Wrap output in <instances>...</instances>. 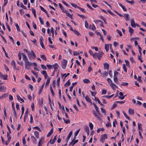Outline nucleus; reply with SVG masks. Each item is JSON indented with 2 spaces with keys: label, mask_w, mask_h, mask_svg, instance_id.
Returning <instances> with one entry per match:
<instances>
[{
  "label": "nucleus",
  "mask_w": 146,
  "mask_h": 146,
  "mask_svg": "<svg viewBox=\"0 0 146 146\" xmlns=\"http://www.w3.org/2000/svg\"><path fill=\"white\" fill-rule=\"evenodd\" d=\"M33 63L29 61V60L25 62V67L26 69H29L31 68V66L32 65Z\"/></svg>",
  "instance_id": "nucleus-1"
},
{
  "label": "nucleus",
  "mask_w": 146,
  "mask_h": 146,
  "mask_svg": "<svg viewBox=\"0 0 146 146\" xmlns=\"http://www.w3.org/2000/svg\"><path fill=\"white\" fill-rule=\"evenodd\" d=\"M92 112L97 118L100 119V117L102 116V115L99 112V110H93Z\"/></svg>",
  "instance_id": "nucleus-2"
},
{
  "label": "nucleus",
  "mask_w": 146,
  "mask_h": 146,
  "mask_svg": "<svg viewBox=\"0 0 146 146\" xmlns=\"http://www.w3.org/2000/svg\"><path fill=\"white\" fill-rule=\"evenodd\" d=\"M28 56L30 59H31L32 58L34 59L36 57L35 54L32 50L30 51L29 53L28 54Z\"/></svg>",
  "instance_id": "nucleus-3"
},
{
  "label": "nucleus",
  "mask_w": 146,
  "mask_h": 146,
  "mask_svg": "<svg viewBox=\"0 0 146 146\" xmlns=\"http://www.w3.org/2000/svg\"><path fill=\"white\" fill-rule=\"evenodd\" d=\"M67 60L65 59L63 60L62 63V68L65 69L66 67L67 64Z\"/></svg>",
  "instance_id": "nucleus-4"
},
{
  "label": "nucleus",
  "mask_w": 146,
  "mask_h": 146,
  "mask_svg": "<svg viewBox=\"0 0 146 146\" xmlns=\"http://www.w3.org/2000/svg\"><path fill=\"white\" fill-rule=\"evenodd\" d=\"M108 136L106 134H104L101 135V137L100 139V141L102 143L104 142V140L107 138Z\"/></svg>",
  "instance_id": "nucleus-5"
},
{
  "label": "nucleus",
  "mask_w": 146,
  "mask_h": 146,
  "mask_svg": "<svg viewBox=\"0 0 146 146\" xmlns=\"http://www.w3.org/2000/svg\"><path fill=\"white\" fill-rule=\"evenodd\" d=\"M135 24L134 19H131V26L133 28L135 27Z\"/></svg>",
  "instance_id": "nucleus-6"
},
{
  "label": "nucleus",
  "mask_w": 146,
  "mask_h": 146,
  "mask_svg": "<svg viewBox=\"0 0 146 146\" xmlns=\"http://www.w3.org/2000/svg\"><path fill=\"white\" fill-rule=\"evenodd\" d=\"M21 55L23 56V60H24V62L28 60V59L27 58L24 53H22Z\"/></svg>",
  "instance_id": "nucleus-7"
},
{
  "label": "nucleus",
  "mask_w": 146,
  "mask_h": 146,
  "mask_svg": "<svg viewBox=\"0 0 146 146\" xmlns=\"http://www.w3.org/2000/svg\"><path fill=\"white\" fill-rule=\"evenodd\" d=\"M43 39V38L42 36L41 38H40V44L41 46L44 49H45V48L44 46V44L43 43V41L42 39Z\"/></svg>",
  "instance_id": "nucleus-8"
},
{
  "label": "nucleus",
  "mask_w": 146,
  "mask_h": 146,
  "mask_svg": "<svg viewBox=\"0 0 146 146\" xmlns=\"http://www.w3.org/2000/svg\"><path fill=\"white\" fill-rule=\"evenodd\" d=\"M110 86L111 88L113 90H115V88H117V87L115 84L113 82H111L110 84Z\"/></svg>",
  "instance_id": "nucleus-9"
},
{
  "label": "nucleus",
  "mask_w": 146,
  "mask_h": 146,
  "mask_svg": "<svg viewBox=\"0 0 146 146\" xmlns=\"http://www.w3.org/2000/svg\"><path fill=\"white\" fill-rule=\"evenodd\" d=\"M113 79L114 82L117 84H118V79L116 76L114 75Z\"/></svg>",
  "instance_id": "nucleus-10"
},
{
  "label": "nucleus",
  "mask_w": 146,
  "mask_h": 146,
  "mask_svg": "<svg viewBox=\"0 0 146 146\" xmlns=\"http://www.w3.org/2000/svg\"><path fill=\"white\" fill-rule=\"evenodd\" d=\"M124 18L126 21L129 20V15L128 14H125L123 15Z\"/></svg>",
  "instance_id": "nucleus-11"
},
{
  "label": "nucleus",
  "mask_w": 146,
  "mask_h": 146,
  "mask_svg": "<svg viewBox=\"0 0 146 146\" xmlns=\"http://www.w3.org/2000/svg\"><path fill=\"white\" fill-rule=\"evenodd\" d=\"M78 140H73L70 143L69 145H72V146L74 145L75 143L78 142Z\"/></svg>",
  "instance_id": "nucleus-12"
},
{
  "label": "nucleus",
  "mask_w": 146,
  "mask_h": 146,
  "mask_svg": "<svg viewBox=\"0 0 146 146\" xmlns=\"http://www.w3.org/2000/svg\"><path fill=\"white\" fill-rule=\"evenodd\" d=\"M104 68L105 69H107L108 71L109 70V65L108 64L106 63L104 64Z\"/></svg>",
  "instance_id": "nucleus-13"
},
{
  "label": "nucleus",
  "mask_w": 146,
  "mask_h": 146,
  "mask_svg": "<svg viewBox=\"0 0 146 146\" xmlns=\"http://www.w3.org/2000/svg\"><path fill=\"white\" fill-rule=\"evenodd\" d=\"M129 32L130 33V35L131 36L133 33V29L131 28L130 27H129Z\"/></svg>",
  "instance_id": "nucleus-14"
},
{
  "label": "nucleus",
  "mask_w": 146,
  "mask_h": 146,
  "mask_svg": "<svg viewBox=\"0 0 146 146\" xmlns=\"http://www.w3.org/2000/svg\"><path fill=\"white\" fill-rule=\"evenodd\" d=\"M41 73L44 76L45 78H46L47 76L46 71L45 70H43L42 71Z\"/></svg>",
  "instance_id": "nucleus-15"
},
{
  "label": "nucleus",
  "mask_w": 146,
  "mask_h": 146,
  "mask_svg": "<svg viewBox=\"0 0 146 146\" xmlns=\"http://www.w3.org/2000/svg\"><path fill=\"white\" fill-rule=\"evenodd\" d=\"M119 94L120 96H122V97L119 96V98L121 100H123L125 96H123V93L121 92L119 93Z\"/></svg>",
  "instance_id": "nucleus-16"
},
{
  "label": "nucleus",
  "mask_w": 146,
  "mask_h": 146,
  "mask_svg": "<svg viewBox=\"0 0 146 146\" xmlns=\"http://www.w3.org/2000/svg\"><path fill=\"white\" fill-rule=\"evenodd\" d=\"M108 73L107 72L104 71L102 74V76L103 77H106L108 76Z\"/></svg>",
  "instance_id": "nucleus-17"
},
{
  "label": "nucleus",
  "mask_w": 146,
  "mask_h": 146,
  "mask_svg": "<svg viewBox=\"0 0 146 146\" xmlns=\"http://www.w3.org/2000/svg\"><path fill=\"white\" fill-rule=\"evenodd\" d=\"M89 28L93 31H94L96 29V28L94 24H92V25H90Z\"/></svg>",
  "instance_id": "nucleus-18"
},
{
  "label": "nucleus",
  "mask_w": 146,
  "mask_h": 146,
  "mask_svg": "<svg viewBox=\"0 0 146 146\" xmlns=\"http://www.w3.org/2000/svg\"><path fill=\"white\" fill-rule=\"evenodd\" d=\"M53 131V129L52 128L50 130V131H49L48 134L47 135V137H49L52 133Z\"/></svg>",
  "instance_id": "nucleus-19"
},
{
  "label": "nucleus",
  "mask_w": 146,
  "mask_h": 146,
  "mask_svg": "<svg viewBox=\"0 0 146 146\" xmlns=\"http://www.w3.org/2000/svg\"><path fill=\"white\" fill-rule=\"evenodd\" d=\"M109 45L105 44V48L106 52L108 51L109 50Z\"/></svg>",
  "instance_id": "nucleus-20"
},
{
  "label": "nucleus",
  "mask_w": 146,
  "mask_h": 146,
  "mask_svg": "<svg viewBox=\"0 0 146 146\" xmlns=\"http://www.w3.org/2000/svg\"><path fill=\"white\" fill-rule=\"evenodd\" d=\"M53 66L54 68V69L55 71L58 68L59 66L57 63H55V64L53 65Z\"/></svg>",
  "instance_id": "nucleus-21"
},
{
  "label": "nucleus",
  "mask_w": 146,
  "mask_h": 146,
  "mask_svg": "<svg viewBox=\"0 0 146 146\" xmlns=\"http://www.w3.org/2000/svg\"><path fill=\"white\" fill-rule=\"evenodd\" d=\"M44 83H44L42 85V86L40 88V90L38 91V94H40V93H41V92H42V89H43V87L44 86Z\"/></svg>",
  "instance_id": "nucleus-22"
},
{
  "label": "nucleus",
  "mask_w": 146,
  "mask_h": 146,
  "mask_svg": "<svg viewBox=\"0 0 146 146\" xmlns=\"http://www.w3.org/2000/svg\"><path fill=\"white\" fill-rule=\"evenodd\" d=\"M50 77H48L47 78V82H46V84H45L46 87L48 85V84L50 83Z\"/></svg>",
  "instance_id": "nucleus-23"
},
{
  "label": "nucleus",
  "mask_w": 146,
  "mask_h": 146,
  "mask_svg": "<svg viewBox=\"0 0 146 146\" xmlns=\"http://www.w3.org/2000/svg\"><path fill=\"white\" fill-rule=\"evenodd\" d=\"M85 99L87 102H90L91 103H92V102L91 99L88 96H86V97Z\"/></svg>",
  "instance_id": "nucleus-24"
},
{
  "label": "nucleus",
  "mask_w": 146,
  "mask_h": 146,
  "mask_svg": "<svg viewBox=\"0 0 146 146\" xmlns=\"http://www.w3.org/2000/svg\"><path fill=\"white\" fill-rule=\"evenodd\" d=\"M119 5L120 7H121L123 9V11H127V9L125 8L123 5L122 4H121V3H119Z\"/></svg>",
  "instance_id": "nucleus-25"
},
{
  "label": "nucleus",
  "mask_w": 146,
  "mask_h": 146,
  "mask_svg": "<svg viewBox=\"0 0 146 146\" xmlns=\"http://www.w3.org/2000/svg\"><path fill=\"white\" fill-rule=\"evenodd\" d=\"M31 138L33 143H36V139L34 137L32 136L31 137Z\"/></svg>",
  "instance_id": "nucleus-26"
},
{
  "label": "nucleus",
  "mask_w": 146,
  "mask_h": 146,
  "mask_svg": "<svg viewBox=\"0 0 146 146\" xmlns=\"http://www.w3.org/2000/svg\"><path fill=\"white\" fill-rule=\"evenodd\" d=\"M34 134L36 137L37 138H39V132L37 131H35L34 133Z\"/></svg>",
  "instance_id": "nucleus-27"
},
{
  "label": "nucleus",
  "mask_w": 146,
  "mask_h": 146,
  "mask_svg": "<svg viewBox=\"0 0 146 146\" xmlns=\"http://www.w3.org/2000/svg\"><path fill=\"white\" fill-rule=\"evenodd\" d=\"M83 82L85 83H88L90 82V80L88 79H85L83 80Z\"/></svg>",
  "instance_id": "nucleus-28"
},
{
  "label": "nucleus",
  "mask_w": 146,
  "mask_h": 146,
  "mask_svg": "<svg viewBox=\"0 0 146 146\" xmlns=\"http://www.w3.org/2000/svg\"><path fill=\"white\" fill-rule=\"evenodd\" d=\"M98 53L97 52H95L93 54H92V56L94 58H96L97 57L98 55Z\"/></svg>",
  "instance_id": "nucleus-29"
},
{
  "label": "nucleus",
  "mask_w": 146,
  "mask_h": 146,
  "mask_svg": "<svg viewBox=\"0 0 146 146\" xmlns=\"http://www.w3.org/2000/svg\"><path fill=\"white\" fill-rule=\"evenodd\" d=\"M7 137L8 139L7 140H8L9 141H10L11 139V138L10 135H9V133L7 132Z\"/></svg>",
  "instance_id": "nucleus-30"
},
{
  "label": "nucleus",
  "mask_w": 146,
  "mask_h": 146,
  "mask_svg": "<svg viewBox=\"0 0 146 146\" xmlns=\"http://www.w3.org/2000/svg\"><path fill=\"white\" fill-rule=\"evenodd\" d=\"M70 74V73H68L67 74H61V76L62 77V78L63 76H64V79H65L66 77L69 75Z\"/></svg>",
  "instance_id": "nucleus-31"
},
{
  "label": "nucleus",
  "mask_w": 146,
  "mask_h": 146,
  "mask_svg": "<svg viewBox=\"0 0 146 146\" xmlns=\"http://www.w3.org/2000/svg\"><path fill=\"white\" fill-rule=\"evenodd\" d=\"M40 7L41 10H42L45 13H46L47 14V12L46 11L45 9L43 8V7H42L41 6H40Z\"/></svg>",
  "instance_id": "nucleus-32"
},
{
  "label": "nucleus",
  "mask_w": 146,
  "mask_h": 146,
  "mask_svg": "<svg viewBox=\"0 0 146 146\" xmlns=\"http://www.w3.org/2000/svg\"><path fill=\"white\" fill-rule=\"evenodd\" d=\"M70 84V80H69L68 81L64 84V86H69Z\"/></svg>",
  "instance_id": "nucleus-33"
},
{
  "label": "nucleus",
  "mask_w": 146,
  "mask_h": 146,
  "mask_svg": "<svg viewBox=\"0 0 146 146\" xmlns=\"http://www.w3.org/2000/svg\"><path fill=\"white\" fill-rule=\"evenodd\" d=\"M8 95V94H3L0 97V99H2L4 98H5V97H6Z\"/></svg>",
  "instance_id": "nucleus-34"
},
{
  "label": "nucleus",
  "mask_w": 146,
  "mask_h": 146,
  "mask_svg": "<svg viewBox=\"0 0 146 146\" xmlns=\"http://www.w3.org/2000/svg\"><path fill=\"white\" fill-rule=\"evenodd\" d=\"M1 77H3V79L5 80L7 79V75L5 74L3 75L2 74Z\"/></svg>",
  "instance_id": "nucleus-35"
},
{
  "label": "nucleus",
  "mask_w": 146,
  "mask_h": 146,
  "mask_svg": "<svg viewBox=\"0 0 146 146\" xmlns=\"http://www.w3.org/2000/svg\"><path fill=\"white\" fill-rule=\"evenodd\" d=\"M73 32L77 36H79L80 35V34L75 29H74Z\"/></svg>",
  "instance_id": "nucleus-36"
},
{
  "label": "nucleus",
  "mask_w": 146,
  "mask_h": 146,
  "mask_svg": "<svg viewBox=\"0 0 146 146\" xmlns=\"http://www.w3.org/2000/svg\"><path fill=\"white\" fill-rule=\"evenodd\" d=\"M125 62L126 63V65L129 67L130 65L129 61L128 60H125Z\"/></svg>",
  "instance_id": "nucleus-37"
},
{
  "label": "nucleus",
  "mask_w": 146,
  "mask_h": 146,
  "mask_svg": "<svg viewBox=\"0 0 146 146\" xmlns=\"http://www.w3.org/2000/svg\"><path fill=\"white\" fill-rule=\"evenodd\" d=\"M17 97L18 100H20L22 102H24V100H23L21 98L19 95H17Z\"/></svg>",
  "instance_id": "nucleus-38"
},
{
  "label": "nucleus",
  "mask_w": 146,
  "mask_h": 146,
  "mask_svg": "<svg viewBox=\"0 0 146 146\" xmlns=\"http://www.w3.org/2000/svg\"><path fill=\"white\" fill-rule=\"evenodd\" d=\"M95 100L96 101H97L98 103L100 104L101 105H102L103 104L100 102L98 99L96 98V97H95Z\"/></svg>",
  "instance_id": "nucleus-39"
},
{
  "label": "nucleus",
  "mask_w": 146,
  "mask_h": 146,
  "mask_svg": "<svg viewBox=\"0 0 146 146\" xmlns=\"http://www.w3.org/2000/svg\"><path fill=\"white\" fill-rule=\"evenodd\" d=\"M41 58L43 60H46V58L44 54H42L40 55Z\"/></svg>",
  "instance_id": "nucleus-40"
},
{
  "label": "nucleus",
  "mask_w": 146,
  "mask_h": 146,
  "mask_svg": "<svg viewBox=\"0 0 146 146\" xmlns=\"http://www.w3.org/2000/svg\"><path fill=\"white\" fill-rule=\"evenodd\" d=\"M128 83L127 82H122L121 85L123 86H127L128 85Z\"/></svg>",
  "instance_id": "nucleus-41"
},
{
  "label": "nucleus",
  "mask_w": 146,
  "mask_h": 146,
  "mask_svg": "<svg viewBox=\"0 0 146 146\" xmlns=\"http://www.w3.org/2000/svg\"><path fill=\"white\" fill-rule=\"evenodd\" d=\"M58 104L59 105V108L60 109H61V110H64V108L63 106H61L60 104V102H58Z\"/></svg>",
  "instance_id": "nucleus-42"
},
{
  "label": "nucleus",
  "mask_w": 146,
  "mask_h": 146,
  "mask_svg": "<svg viewBox=\"0 0 146 146\" xmlns=\"http://www.w3.org/2000/svg\"><path fill=\"white\" fill-rule=\"evenodd\" d=\"M15 26L16 27L17 30L19 31H20V30L18 24H15Z\"/></svg>",
  "instance_id": "nucleus-43"
},
{
  "label": "nucleus",
  "mask_w": 146,
  "mask_h": 146,
  "mask_svg": "<svg viewBox=\"0 0 146 146\" xmlns=\"http://www.w3.org/2000/svg\"><path fill=\"white\" fill-rule=\"evenodd\" d=\"M0 90H1V91H3L4 90H6V88L1 86L0 87Z\"/></svg>",
  "instance_id": "nucleus-44"
},
{
  "label": "nucleus",
  "mask_w": 146,
  "mask_h": 146,
  "mask_svg": "<svg viewBox=\"0 0 146 146\" xmlns=\"http://www.w3.org/2000/svg\"><path fill=\"white\" fill-rule=\"evenodd\" d=\"M39 19L41 24L42 25H43L44 24V22L43 21V19L40 17H39Z\"/></svg>",
  "instance_id": "nucleus-45"
},
{
  "label": "nucleus",
  "mask_w": 146,
  "mask_h": 146,
  "mask_svg": "<svg viewBox=\"0 0 146 146\" xmlns=\"http://www.w3.org/2000/svg\"><path fill=\"white\" fill-rule=\"evenodd\" d=\"M31 72L35 76L36 78L38 77V74L36 72H35L33 70L31 71Z\"/></svg>",
  "instance_id": "nucleus-46"
},
{
  "label": "nucleus",
  "mask_w": 146,
  "mask_h": 146,
  "mask_svg": "<svg viewBox=\"0 0 146 146\" xmlns=\"http://www.w3.org/2000/svg\"><path fill=\"white\" fill-rule=\"evenodd\" d=\"M104 130V129L103 128H100L99 129H98L97 130V133H99L100 131H102Z\"/></svg>",
  "instance_id": "nucleus-47"
},
{
  "label": "nucleus",
  "mask_w": 146,
  "mask_h": 146,
  "mask_svg": "<svg viewBox=\"0 0 146 146\" xmlns=\"http://www.w3.org/2000/svg\"><path fill=\"white\" fill-rule=\"evenodd\" d=\"M85 130L86 131H89V127L88 126L86 125L85 126Z\"/></svg>",
  "instance_id": "nucleus-48"
},
{
  "label": "nucleus",
  "mask_w": 146,
  "mask_h": 146,
  "mask_svg": "<svg viewBox=\"0 0 146 146\" xmlns=\"http://www.w3.org/2000/svg\"><path fill=\"white\" fill-rule=\"evenodd\" d=\"M89 127L91 129H93V125L91 123H89Z\"/></svg>",
  "instance_id": "nucleus-49"
},
{
  "label": "nucleus",
  "mask_w": 146,
  "mask_h": 146,
  "mask_svg": "<svg viewBox=\"0 0 146 146\" xmlns=\"http://www.w3.org/2000/svg\"><path fill=\"white\" fill-rule=\"evenodd\" d=\"M21 54H22V53H21L20 52H19L18 54V57L19 58V59L20 60H21V56L22 55Z\"/></svg>",
  "instance_id": "nucleus-50"
},
{
  "label": "nucleus",
  "mask_w": 146,
  "mask_h": 146,
  "mask_svg": "<svg viewBox=\"0 0 146 146\" xmlns=\"http://www.w3.org/2000/svg\"><path fill=\"white\" fill-rule=\"evenodd\" d=\"M2 49H3V51H4V53H5V56H6V57L7 58H8V56L7 55V54L6 51H5V49L4 48V47H2Z\"/></svg>",
  "instance_id": "nucleus-51"
},
{
  "label": "nucleus",
  "mask_w": 146,
  "mask_h": 146,
  "mask_svg": "<svg viewBox=\"0 0 146 146\" xmlns=\"http://www.w3.org/2000/svg\"><path fill=\"white\" fill-rule=\"evenodd\" d=\"M11 64L13 65V68H15L16 67V65H15V63L14 61L13 60V61L11 62Z\"/></svg>",
  "instance_id": "nucleus-52"
},
{
  "label": "nucleus",
  "mask_w": 146,
  "mask_h": 146,
  "mask_svg": "<svg viewBox=\"0 0 146 146\" xmlns=\"http://www.w3.org/2000/svg\"><path fill=\"white\" fill-rule=\"evenodd\" d=\"M123 113L127 119H128L129 120L130 119V118L126 115V114L124 111H123Z\"/></svg>",
  "instance_id": "nucleus-53"
},
{
  "label": "nucleus",
  "mask_w": 146,
  "mask_h": 146,
  "mask_svg": "<svg viewBox=\"0 0 146 146\" xmlns=\"http://www.w3.org/2000/svg\"><path fill=\"white\" fill-rule=\"evenodd\" d=\"M50 90L51 94H52V96H54V94L52 88L51 86H50Z\"/></svg>",
  "instance_id": "nucleus-54"
},
{
  "label": "nucleus",
  "mask_w": 146,
  "mask_h": 146,
  "mask_svg": "<svg viewBox=\"0 0 146 146\" xmlns=\"http://www.w3.org/2000/svg\"><path fill=\"white\" fill-rule=\"evenodd\" d=\"M51 32L52 34V36L53 37L54 35V28L53 27L51 28Z\"/></svg>",
  "instance_id": "nucleus-55"
},
{
  "label": "nucleus",
  "mask_w": 146,
  "mask_h": 146,
  "mask_svg": "<svg viewBox=\"0 0 146 146\" xmlns=\"http://www.w3.org/2000/svg\"><path fill=\"white\" fill-rule=\"evenodd\" d=\"M63 119L66 123L68 124L70 123V120L69 119H68L67 120H66L64 118Z\"/></svg>",
  "instance_id": "nucleus-56"
},
{
  "label": "nucleus",
  "mask_w": 146,
  "mask_h": 146,
  "mask_svg": "<svg viewBox=\"0 0 146 146\" xmlns=\"http://www.w3.org/2000/svg\"><path fill=\"white\" fill-rule=\"evenodd\" d=\"M129 114L133 115L134 113L133 110H129Z\"/></svg>",
  "instance_id": "nucleus-57"
},
{
  "label": "nucleus",
  "mask_w": 146,
  "mask_h": 146,
  "mask_svg": "<svg viewBox=\"0 0 146 146\" xmlns=\"http://www.w3.org/2000/svg\"><path fill=\"white\" fill-rule=\"evenodd\" d=\"M21 7L23 8L24 9H26L27 8L26 6H24L22 3H21L20 4Z\"/></svg>",
  "instance_id": "nucleus-58"
},
{
  "label": "nucleus",
  "mask_w": 146,
  "mask_h": 146,
  "mask_svg": "<svg viewBox=\"0 0 146 146\" xmlns=\"http://www.w3.org/2000/svg\"><path fill=\"white\" fill-rule=\"evenodd\" d=\"M70 5L72 6L73 7L75 8L77 7H78V6H77V5H76L74 4L73 3H70Z\"/></svg>",
  "instance_id": "nucleus-59"
},
{
  "label": "nucleus",
  "mask_w": 146,
  "mask_h": 146,
  "mask_svg": "<svg viewBox=\"0 0 146 146\" xmlns=\"http://www.w3.org/2000/svg\"><path fill=\"white\" fill-rule=\"evenodd\" d=\"M77 8L80 10L82 12L84 13H85V11L83 9L80 7H77Z\"/></svg>",
  "instance_id": "nucleus-60"
},
{
  "label": "nucleus",
  "mask_w": 146,
  "mask_h": 146,
  "mask_svg": "<svg viewBox=\"0 0 146 146\" xmlns=\"http://www.w3.org/2000/svg\"><path fill=\"white\" fill-rule=\"evenodd\" d=\"M107 11L109 13H110L111 15H113V16H114L115 15L114 14H113V13L110 10H107Z\"/></svg>",
  "instance_id": "nucleus-61"
},
{
  "label": "nucleus",
  "mask_w": 146,
  "mask_h": 146,
  "mask_svg": "<svg viewBox=\"0 0 146 146\" xmlns=\"http://www.w3.org/2000/svg\"><path fill=\"white\" fill-rule=\"evenodd\" d=\"M85 27H86V28H88V24L86 21H85Z\"/></svg>",
  "instance_id": "nucleus-62"
},
{
  "label": "nucleus",
  "mask_w": 146,
  "mask_h": 146,
  "mask_svg": "<svg viewBox=\"0 0 146 146\" xmlns=\"http://www.w3.org/2000/svg\"><path fill=\"white\" fill-rule=\"evenodd\" d=\"M72 131H71L69 133L68 135L67 136V137L69 138H70V137H71L72 134Z\"/></svg>",
  "instance_id": "nucleus-63"
},
{
  "label": "nucleus",
  "mask_w": 146,
  "mask_h": 146,
  "mask_svg": "<svg viewBox=\"0 0 146 146\" xmlns=\"http://www.w3.org/2000/svg\"><path fill=\"white\" fill-rule=\"evenodd\" d=\"M67 16H68L71 19H72V16L69 13H67L66 15Z\"/></svg>",
  "instance_id": "nucleus-64"
}]
</instances>
